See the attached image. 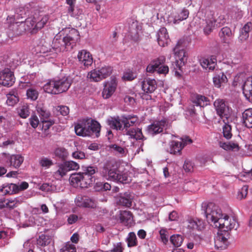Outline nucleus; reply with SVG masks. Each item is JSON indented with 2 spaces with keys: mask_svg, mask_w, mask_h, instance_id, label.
Masks as SVG:
<instances>
[{
  "mask_svg": "<svg viewBox=\"0 0 252 252\" xmlns=\"http://www.w3.org/2000/svg\"><path fill=\"white\" fill-rule=\"evenodd\" d=\"M166 233V231L164 229H161L159 231L160 238L161 239L162 242L164 244H166L168 242V237H167Z\"/></svg>",
  "mask_w": 252,
  "mask_h": 252,
  "instance_id": "obj_62",
  "label": "nucleus"
},
{
  "mask_svg": "<svg viewBox=\"0 0 252 252\" xmlns=\"http://www.w3.org/2000/svg\"><path fill=\"white\" fill-rule=\"evenodd\" d=\"M86 120H83L77 124L74 127L76 134L78 136H90V132L87 128Z\"/></svg>",
  "mask_w": 252,
  "mask_h": 252,
  "instance_id": "obj_22",
  "label": "nucleus"
},
{
  "mask_svg": "<svg viewBox=\"0 0 252 252\" xmlns=\"http://www.w3.org/2000/svg\"><path fill=\"white\" fill-rule=\"evenodd\" d=\"M110 148L113 149L115 151L117 152L120 154H124L125 153L124 149L116 144H112L110 146Z\"/></svg>",
  "mask_w": 252,
  "mask_h": 252,
  "instance_id": "obj_63",
  "label": "nucleus"
},
{
  "mask_svg": "<svg viewBox=\"0 0 252 252\" xmlns=\"http://www.w3.org/2000/svg\"><path fill=\"white\" fill-rule=\"evenodd\" d=\"M101 176L107 180L126 184L129 182L127 174L121 172L114 161H107L100 171Z\"/></svg>",
  "mask_w": 252,
  "mask_h": 252,
  "instance_id": "obj_3",
  "label": "nucleus"
},
{
  "mask_svg": "<svg viewBox=\"0 0 252 252\" xmlns=\"http://www.w3.org/2000/svg\"><path fill=\"white\" fill-rule=\"evenodd\" d=\"M157 35V40L159 45L162 47H164L168 44L170 41V39L167 30L165 28H161L159 30Z\"/></svg>",
  "mask_w": 252,
  "mask_h": 252,
  "instance_id": "obj_20",
  "label": "nucleus"
},
{
  "mask_svg": "<svg viewBox=\"0 0 252 252\" xmlns=\"http://www.w3.org/2000/svg\"><path fill=\"white\" fill-rule=\"evenodd\" d=\"M58 168L57 170L54 172V176L57 179H61L66 175L68 171L64 162L59 164Z\"/></svg>",
  "mask_w": 252,
  "mask_h": 252,
  "instance_id": "obj_37",
  "label": "nucleus"
},
{
  "mask_svg": "<svg viewBox=\"0 0 252 252\" xmlns=\"http://www.w3.org/2000/svg\"><path fill=\"white\" fill-rule=\"evenodd\" d=\"M39 164L42 167L49 168L53 164V163L52 160L46 158H43L40 160Z\"/></svg>",
  "mask_w": 252,
  "mask_h": 252,
  "instance_id": "obj_54",
  "label": "nucleus"
},
{
  "mask_svg": "<svg viewBox=\"0 0 252 252\" xmlns=\"http://www.w3.org/2000/svg\"><path fill=\"white\" fill-rule=\"evenodd\" d=\"M170 242L175 247L178 248L182 245L183 238L179 234L173 235L170 237Z\"/></svg>",
  "mask_w": 252,
  "mask_h": 252,
  "instance_id": "obj_46",
  "label": "nucleus"
},
{
  "mask_svg": "<svg viewBox=\"0 0 252 252\" xmlns=\"http://www.w3.org/2000/svg\"><path fill=\"white\" fill-rule=\"evenodd\" d=\"M18 115L23 119H26L30 115V108L29 105L24 104L19 106L17 108Z\"/></svg>",
  "mask_w": 252,
  "mask_h": 252,
  "instance_id": "obj_35",
  "label": "nucleus"
},
{
  "mask_svg": "<svg viewBox=\"0 0 252 252\" xmlns=\"http://www.w3.org/2000/svg\"><path fill=\"white\" fill-rule=\"evenodd\" d=\"M226 22L223 15L220 16L217 19H215V22L217 28H219L223 25Z\"/></svg>",
  "mask_w": 252,
  "mask_h": 252,
  "instance_id": "obj_61",
  "label": "nucleus"
},
{
  "mask_svg": "<svg viewBox=\"0 0 252 252\" xmlns=\"http://www.w3.org/2000/svg\"><path fill=\"white\" fill-rule=\"evenodd\" d=\"M57 110L61 115L64 116H67L69 113V109L66 106H58Z\"/></svg>",
  "mask_w": 252,
  "mask_h": 252,
  "instance_id": "obj_58",
  "label": "nucleus"
},
{
  "mask_svg": "<svg viewBox=\"0 0 252 252\" xmlns=\"http://www.w3.org/2000/svg\"><path fill=\"white\" fill-rule=\"evenodd\" d=\"M188 226L192 229L197 230H201L204 228V223L203 220L198 219L190 220L189 221Z\"/></svg>",
  "mask_w": 252,
  "mask_h": 252,
  "instance_id": "obj_34",
  "label": "nucleus"
},
{
  "mask_svg": "<svg viewBox=\"0 0 252 252\" xmlns=\"http://www.w3.org/2000/svg\"><path fill=\"white\" fill-rule=\"evenodd\" d=\"M202 208L204 211L207 221L209 223L213 222L214 226L218 222L219 220L223 216L220 209L214 203H203Z\"/></svg>",
  "mask_w": 252,
  "mask_h": 252,
  "instance_id": "obj_4",
  "label": "nucleus"
},
{
  "mask_svg": "<svg viewBox=\"0 0 252 252\" xmlns=\"http://www.w3.org/2000/svg\"><path fill=\"white\" fill-rule=\"evenodd\" d=\"M0 80L4 86L10 87L15 82L13 73L9 68H5L0 72Z\"/></svg>",
  "mask_w": 252,
  "mask_h": 252,
  "instance_id": "obj_11",
  "label": "nucleus"
},
{
  "mask_svg": "<svg viewBox=\"0 0 252 252\" xmlns=\"http://www.w3.org/2000/svg\"><path fill=\"white\" fill-rule=\"evenodd\" d=\"M70 184L75 188H87L95 182L94 176L81 174V172L73 174L70 177Z\"/></svg>",
  "mask_w": 252,
  "mask_h": 252,
  "instance_id": "obj_5",
  "label": "nucleus"
},
{
  "mask_svg": "<svg viewBox=\"0 0 252 252\" xmlns=\"http://www.w3.org/2000/svg\"><path fill=\"white\" fill-rule=\"evenodd\" d=\"M68 171L73 170H77L79 168V165L76 162L70 160L64 162Z\"/></svg>",
  "mask_w": 252,
  "mask_h": 252,
  "instance_id": "obj_49",
  "label": "nucleus"
},
{
  "mask_svg": "<svg viewBox=\"0 0 252 252\" xmlns=\"http://www.w3.org/2000/svg\"><path fill=\"white\" fill-rule=\"evenodd\" d=\"M27 95L29 98H30L32 100H35L38 97V93L35 90L30 89L27 91Z\"/></svg>",
  "mask_w": 252,
  "mask_h": 252,
  "instance_id": "obj_53",
  "label": "nucleus"
},
{
  "mask_svg": "<svg viewBox=\"0 0 252 252\" xmlns=\"http://www.w3.org/2000/svg\"><path fill=\"white\" fill-rule=\"evenodd\" d=\"M166 58L164 56H160L152 60L146 68L147 72L154 73L157 71L159 74H166L169 72V67L165 65Z\"/></svg>",
  "mask_w": 252,
  "mask_h": 252,
  "instance_id": "obj_6",
  "label": "nucleus"
},
{
  "mask_svg": "<svg viewBox=\"0 0 252 252\" xmlns=\"http://www.w3.org/2000/svg\"><path fill=\"white\" fill-rule=\"evenodd\" d=\"M184 148V145L181 142L172 141L169 144V152L172 154H176L180 153Z\"/></svg>",
  "mask_w": 252,
  "mask_h": 252,
  "instance_id": "obj_32",
  "label": "nucleus"
},
{
  "mask_svg": "<svg viewBox=\"0 0 252 252\" xmlns=\"http://www.w3.org/2000/svg\"><path fill=\"white\" fill-rule=\"evenodd\" d=\"M243 123L248 128H252V108L246 109L242 114Z\"/></svg>",
  "mask_w": 252,
  "mask_h": 252,
  "instance_id": "obj_29",
  "label": "nucleus"
},
{
  "mask_svg": "<svg viewBox=\"0 0 252 252\" xmlns=\"http://www.w3.org/2000/svg\"><path fill=\"white\" fill-rule=\"evenodd\" d=\"M127 246L128 247H132L137 245V240L136 234L133 232L129 233L127 238Z\"/></svg>",
  "mask_w": 252,
  "mask_h": 252,
  "instance_id": "obj_45",
  "label": "nucleus"
},
{
  "mask_svg": "<svg viewBox=\"0 0 252 252\" xmlns=\"http://www.w3.org/2000/svg\"><path fill=\"white\" fill-rule=\"evenodd\" d=\"M219 36L222 43L227 45L230 44L232 33L229 28L227 27L222 28L219 32Z\"/></svg>",
  "mask_w": 252,
  "mask_h": 252,
  "instance_id": "obj_25",
  "label": "nucleus"
},
{
  "mask_svg": "<svg viewBox=\"0 0 252 252\" xmlns=\"http://www.w3.org/2000/svg\"><path fill=\"white\" fill-rule=\"evenodd\" d=\"M142 89L146 93H152L157 89V82L155 79L145 78L142 82Z\"/></svg>",
  "mask_w": 252,
  "mask_h": 252,
  "instance_id": "obj_18",
  "label": "nucleus"
},
{
  "mask_svg": "<svg viewBox=\"0 0 252 252\" xmlns=\"http://www.w3.org/2000/svg\"><path fill=\"white\" fill-rule=\"evenodd\" d=\"M200 64L204 68H208L209 70H213L217 64V59L214 57L210 58L202 59L200 60Z\"/></svg>",
  "mask_w": 252,
  "mask_h": 252,
  "instance_id": "obj_28",
  "label": "nucleus"
},
{
  "mask_svg": "<svg viewBox=\"0 0 252 252\" xmlns=\"http://www.w3.org/2000/svg\"><path fill=\"white\" fill-rule=\"evenodd\" d=\"M44 91L49 94H58L55 83V79L49 80L43 87Z\"/></svg>",
  "mask_w": 252,
  "mask_h": 252,
  "instance_id": "obj_33",
  "label": "nucleus"
},
{
  "mask_svg": "<svg viewBox=\"0 0 252 252\" xmlns=\"http://www.w3.org/2000/svg\"><path fill=\"white\" fill-rule=\"evenodd\" d=\"M227 82V78L226 75L222 72H220L216 74L213 77V82L215 86L217 88H220L223 83Z\"/></svg>",
  "mask_w": 252,
  "mask_h": 252,
  "instance_id": "obj_30",
  "label": "nucleus"
},
{
  "mask_svg": "<svg viewBox=\"0 0 252 252\" xmlns=\"http://www.w3.org/2000/svg\"><path fill=\"white\" fill-rule=\"evenodd\" d=\"M77 58L79 62L85 66H88L93 63V57L90 52L86 50H82L78 53Z\"/></svg>",
  "mask_w": 252,
  "mask_h": 252,
  "instance_id": "obj_17",
  "label": "nucleus"
},
{
  "mask_svg": "<svg viewBox=\"0 0 252 252\" xmlns=\"http://www.w3.org/2000/svg\"><path fill=\"white\" fill-rule=\"evenodd\" d=\"M60 252H76V249L74 245L68 242L60 250Z\"/></svg>",
  "mask_w": 252,
  "mask_h": 252,
  "instance_id": "obj_51",
  "label": "nucleus"
},
{
  "mask_svg": "<svg viewBox=\"0 0 252 252\" xmlns=\"http://www.w3.org/2000/svg\"><path fill=\"white\" fill-rule=\"evenodd\" d=\"M6 163L10 167L18 169L24 160V157L21 154L6 155Z\"/></svg>",
  "mask_w": 252,
  "mask_h": 252,
  "instance_id": "obj_13",
  "label": "nucleus"
},
{
  "mask_svg": "<svg viewBox=\"0 0 252 252\" xmlns=\"http://www.w3.org/2000/svg\"><path fill=\"white\" fill-rule=\"evenodd\" d=\"M75 202L76 205L80 207L94 208L96 205L95 201L87 196L78 195Z\"/></svg>",
  "mask_w": 252,
  "mask_h": 252,
  "instance_id": "obj_12",
  "label": "nucleus"
},
{
  "mask_svg": "<svg viewBox=\"0 0 252 252\" xmlns=\"http://www.w3.org/2000/svg\"><path fill=\"white\" fill-rule=\"evenodd\" d=\"M242 90L246 99L252 103V77H248L244 82Z\"/></svg>",
  "mask_w": 252,
  "mask_h": 252,
  "instance_id": "obj_19",
  "label": "nucleus"
},
{
  "mask_svg": "<svg viewBox=\"0 0 252 252\" xmlns=\"http://www.w3.org/2000/svg\"><path fill=\"white\" fill-rule=\"evenodd\" d=\"M193 103L196 106H199L203 107L209 104V100L208 97L204 95L198 94L196 96L195 99L193 101Z\"/></svg>",
  "mask_w": 252,
  "mask_h": 252,
  "instance_id": "obj_36",
  "label": "nucleus"
},
{
  "mask_svg": "<svg viewBox=\"0 0 252 252\" xmlns=\"http://www.w3.org/2000/svg\"><path fill=\"white\" fill-rule=\"evenodd\" d=\"M252 30V23L248 22L242 28L238 37V41L244 43L246 41L249 37V32Z\"/></svg>",
  "mask_w": 252,
  "mask_h": 252,
  "instance_id": "obj_23",
  "label": "nucleus"
},
{
  "mask_svg": "<svg viewBox=\"0 0 252 252\" xmlns=\"http://www.w3.org/2000/svg\"><path fill=\"white\" fill-rule=\"evenodd\" d=\"M6 96V103L9 106H13L19 101V97L17 94H15L14 92H9Z\"/></svg>",
  "mask_w": 252,
  "mask_h": 252,
  "instance_id": "obj_38",
  "label": "nucleus"
},
{
  "mask_svg": "<svg viewBox=\"0 0 252 252\" xmlns=\"http://www.w3.org/2000/svg\"><path fill=\"white\" fill-rule=\"evenodd\" d=\"M109 125L110 126L116 130H123V119H121L119 117L116 118H111V120L108 121Z\"/></svg>",
  "mask_w": 252,
  "mask_h": 252,
  "instance_id": "obj_31",
  "label": "nucleus"
},
{
  "mask_svg": "<svg viewBox=\"0 0 252 252\" xmlns=\"http://www.w3.org/2000/svg\"><path fill=\"white\" fill-rule=\"evenodd\" d=\"M117 84L115 81H112L110 82H107L104 85V89L102 92V95L105 99L109 98L115 92Z\"/></svg>",
  "mask_w": 252,
  "mask_h": 252,
  "instance_id": "obj_24",
  "label": "nucleus"
},
{
  "mask_svg": "<svg viewBox=\"0 0 252 252\" xmlns=\"http://www.w3.org/2000/svg\"><path fill=\"white\" fill-rule=\"evenodd\" d=\"M87 124V128L90 132V136L95 133L96 137H98L100 135L101 126L98 122L95 120H86Z\"/></svg>",
  "mask_w": 252,
  "mask_h": 252,
  "instance_id": "obj_21",
  "label": "nucleus"
},
{
  "mask_svg": "<svg viewBox=\"0 0 252 252\" xmlns=\"http://www.w3.org/2000/svg\"><path fill=\"white\" fill-rule=\"evenodd\" d=\"M123 248L122 247L121 243H118L114 246V248L111 251V252H123Z\"/></svg>",
  "mask_w": 252,
  "mask_h": 252,
  "instance_id": "obj_64",
  "label": "nucleus"
},
{
  "mask_svg": "<svg viewBox=\"0 0 252 252\" xmlns=\"http://www.w3.org/2000/svg\"><path fill=\"white\" fill-rule=\"evenodd\" d=\"M189 15V10L185 8H183L182 11L178 14V15L175 16L174 23H176L177 22L186 20L188 18Z\"/></svg>",
  "mask_w": 252,
  "mask_h": 252,
  "instance_id": "obj_41",
  "label": "nucleus"
},
{
  "mask_svg": "<svg viewBox=\"0 0 252 252\" xmlns=\"http://www.w3.org/2000/svg\"><path fill=\"white\" fill-rule=\"evenodd\" d=\"M237 226L236 220L234 218L226 215L223 218L221 217L215 226L219 229L218 236L215 242V246L221 250L226 249L229 245L228 240L230 236V231L234 228L236 229Z\"/></svg>",
  "mask_w": 252,
  "mask_h": 252,
  "instance_id": "obj_1",
  "label": "nucleus"
},
{
  "mask_svg": "<svg viewBox=\"0 0 252 252\" xmlns=\"http://www.w3.org/2000/svg\"><path fill=\"white\" fill-rule=\"evenodd\" d=\"M217 28L215 22V19L211 18L206 21V25L204 28V32L205 34H209L213 32V30Z\"/></svg>",
  "mask_w": 252,
  "mask_h": 252,
  "instance_id": "obj_39",
  "label": "nucleus"
},
{
  "mask_svg": "<svg viewBox=\"0 0 252 252\" xmlns=\"http://www.w3.org/2000/svg\"><path fill=\"white\" fill-rule=\"evenodd\" d=\"M72 157L75 159H83L85 158V154L80 151H76L72 153Z\"/></svg>",
  "mask_w": 252,
  "mask_h": 252,
  "instance_id": "obj_60",
  "label": "nucleus"
},
{
  "mask_svg": "<svg viewBox=\"0 0 252 252\" xmlns=\"http://www.w3.org/2000/svg\"><path fill=\"white\" fill-rule=\"evenodd\" d=\"M136 77V73L133 72L132 71H127L125 72L123 78L125 80L127 81H131L133 80Z\"/></svg>",
  "mask_w": 252,
  "mask_h": 252,
  "instance_id": "obj_57",
  "label": "nucleus"
},
{
  "mask_svg": "<svg viewBox=\"0 0 252 252\" xmlns=\"http://www.w3.org/2000/svg\"><path fill=\"white\" fill-rule=\"evenodd\" d=\"M214 105L217 115L221 119L225 118L227 120L230 115V108L225 101L222 99H217L214 101Z\"/></svg>",
  "mask_w": 252,
  "mask_h": 252,
  "instance_id": "obj_9",
  "label": "nucleus"
},
{
  "mask_svg": "<svg viewBox=\"0 0 252 252\" xmlns=\"http://www.w3.org/2000/svg\"><path fill=\"white\" fill-rule=\"evenodd\" d=\"M102 79H105L109 76L112 73V69L110 66H103L97 69Z\"/></svg>",
  "mask_w": 252,
  "mask_h": 252,
  "instance_id": "obj_43",
  "label": "nucleus"
},
{
  "mask_svg": "<svg viewBox=\"0 0 252 252\" xmlns=\"http://www.w3.org/2000/svg\"><path fill=\"white\" fill-rule=\"evenodd\" d=\"M68 32L63 39L55 37L53 41V48L56 52H63L70 50L76 46L80 39L79 32L75 29H69Z\"/></svg>",
  "mask_w": 252,
  "mask_h": 252,
  "instance_id": "obj_2",
  "label": "nucleus"
},
{
  "mask_svg": "<svg viewBox=\"0 0 252 252\" xmlns=\"http://www.w3.org/2000/svg\"><path fill=\"white\" fill-rule=\"evenodd\" d=\"M88 78H90L91 81L94 82H98L102 80L97 69L93 70L90 72L88 74Z\"/></svg>",
  "mask_w": 252,
  "mask_h": 252,
  "instance_id": "obj_47",
  "label": "nucleus"
},
{
  "mask_svg": "<svg viewBox=\"0 0 252 252\" xmlns=\"http://www.w3.org/2000/svg\"><path fill=\"white\" fill-rule=\"evenodd\" d=\"M173 51L176 58L174 68L181 69V67L185 64L187 61L186 52L184 49H180L179 42L177 43L173 49Z\"/></svg>",
  "mask_w": 252,
  "mask_h": 252,
  "instance_id": "obj_10",
  "label": "nucleus"
},
{
  "mask_svg": "<svg viewBox=\"0 0 252 252\" xmlns=\"http://www.w3.org/2000/svg\"><path fill=\"white\" fill-rule=\"evenodd\" d=\"M219 144L220 147L226 151L234 150L235 149L237 150H239L238 144L234 142H229L228 143H225L220 141Z\"/></svg>",
  "mask_w": 252,
  "mask_h": 252,
  "instance_id": "obj_40",
  "label": "nucleus"
},
{
  "mask_svg": "<svg viewBox=\"0 0 252 252\" xmlns=\"http://www.w3.org/2000/svg\"><path fill=\"white\" fill-rule=\"evenodd\" d=\"M29 122L31 126L33 128H35L39 125V121L37 116L32 115L31 116L29 119Z\"/></svg>",
  "mask_w": 252,
  "mask_h": 252,
  "instance_id": "obj_56",
  "label": "nucleus"
},
{
  "mask_svg": "<svg viewBox=\"0 0 252 252\" xmlns=\"http://www.w3.org/2000/svg\"><path fill=\"white\" fill-rule=\"evenodd\" d=\"M121 222L126 226L131 225L133 222L132 214L130 211H121L120 213Z\"/></svg>",
  "mask_w": 252,
  "mask_h": 252,
  "instance_id": "obj_27",
  "label": "nucleus"
},
{
  "mask_svg": "<svg viewBox=\"0 0 252 252\" xmlns=\"http://www.w3.org/2000/svg\"><path fill=\"white\" fill-rule=\"evenodd\" d=\"M131 125L129 124V118L123 117V127L126 131V134L130 138L136 140H144L146 138L143 136L142 130L139 128H131L128 129Z\"/></svg>",
  "mask_w": 252,
  "mask_h": 252,
  "instance_id": "obj_8",
  "label": "nucleus"
},
{
  "mask_svg": "<svg viewBox=\"0 0 252 252\" xmlns=\"http://www.w3.org/2000/svg\"><path fill=\"white\" fill-rule=\"evenodd\" d=\"M55 83L58 94L67 91L71 82L67 77H63L61 79H55Z\"/></svg>",
  "mask_w": 252,
  "mask_h": 252,
  "instance_id": "obj_16",
  "label": "nucleus"
},
{
  "mask_svg": "<svg viewBox=\"0 0 252 252\" xmlns=\"http://www.w3.org/2000/svg\"><path fill=\"white\" fill-rule=\"evenodd\" d=\"M47 15H38L35 14L32 18L26 20L25 23L29 29L39 30L42 28L48 21Z\"/></svg>",
  "mask_w": 252,
  "mask_h": 252,
  "instance_id": "obj_7",
  "label": "nucleus"
},
{
  "mask_svg": "<svg viewBox=\"0 0 252 252\" xmlns=\"http://www.w3.org/2000/svg\"><path fill=\"white\" fill-rule=\"evenodd\" d=\"M248 188L249 187L248 185L243 186L238 192L237 198L242 200L246 198L248 194Z\"/></svg>",
  "mask_w": 252,
  "mask_h": 252,
  "instance_id": "obj_50",
  "label": "nucleus"
},
{
  "mask_svg": "<svg viewBox=\"0 0 252 252\" xmlns=\"http://www.w3.org/2000/svg\"><path fill=\"white\" fill-rule=\"evenodd\" d=\"M0 193L3 195L17 193H18V185L12 183L3 184L0 188Z\"/></svg>",
  "mask_w": 252,
  "mask_h": 252,
  "instance_id": "obj_26",
  "label": "nucleus"
},
{
  "mask_svg": "<svg viewBox=\"0 0 252 252\" xmlns=\"http://www.w3.org/2000/svg\"><path fill=\"white\" fill-rule=\"evenodd\" d=\"M166 123V121L162 120L160 121L154 122L153 124L149 125L147 127L148 134L152 136H154L162 132Z\"/></svg>",
  "mask_w": 252,
  "mask_h": 252,
  "instance_id": "obj_15",
  "label": "nucleus"
},
{
  "mask_svg": "<svg viewBox=\"0 0 252 252\" xmlns=\"http://www.w3.org/2000/svg\"><path fill=\"white\" fill-rule=\"evenodd\" d=\"M194 167L193 163L190 160H186L184 162L183 168L186 172H191Z\"/></svg>",
  "mask_w": 252,
  "mask_h": 252,
  "instance_id": "obj_59",
  "label": "nucleus"
},
{
  "mask_svg": "<svg viewBox=\"0 0 252 252\" xmlns=\"http://www.w3.org/2000/svg\"><path fill=\"white\" fill-rule=\"evenodd\" d=\"M76 0H66V3L69 5L67 8L68 13L72 17L74 16V11Z\"/></svg>",
  "mask_w": 252,
  "mask_h": 252,
  "instance_id": "obj_52",
  "label": "nucleus"
},
{
  "mask_svg": "<svg viewBox=\"0 0 252 252\" xmlns=\"http://www.w3.org/2000/svg\"><path fill=\"white\" fill-rule=\"evenodd\" d=\"M37 111L40 117L42 122L48 119L50 115L49 112L43 107L38 106L37 107Z\"/></svg>",
  "mask_w": 252,
  "mask_h": 252,
  "instance_id": "obj_48",
  "label": "nucleus"
},
{
  "mask_svg": "<svg viewBox=\"0 0 252 252\" xmlns=\"http://www.w3.org/2000/svg\"><path fill=\"white\" fill-rule=\"evenodd\" d=\"M223 122L224 123L222 127V133L223 136L227 139H230L232 137L231 133V126L225 122V120H223Z\"/></svg>",
  "mask_w": 252,
  "mask_h": 252,
  "instance_id": "obj_42",
  "label": "nucleus"
},
{
  "mask_svg": "<svg viewBox=\"0 0 252 252\" xmlns=\"http://www.w3.org/2000/svg\"><path fill=\"white\" fill-rule=\"evenodd\" d=\"M133 196L130 191L120 193L117 197V203L119 205L129 208L132 205Z\"/></svg>",
  "mask_w": 252,
  "mask_h": 252,
  "instance_id": "obj_14",
  "label": "nucleus"
},
{
  "mask_svg": "<svg viewBox=\"0 0 252 252\" xmlns=\"http://www.w3.org/2000/svg\"><path fill=\"white\" fill-rule=\"evenodd\" d=\"M55 154L62 160H65L68 155L67 150L63 147L57 148L55 151Z\"/></svg>",
  "mask_w": 252,
  "mask_h": 252,
  "instance_id": "obj_44",
  "label": "nucleus"
},
{
  "mask_svg": "<svg viewBox=\"0 0 252 252\" xmlns=\"http://www.w3.org/2000/svg\"><path fill=\"white\" fill-rule=\"evenodd\" d=\"M96 172V168L93 166H88L85 167L83 169V172H81L82 174H87L90 175V176H93V175Z\"/></svg>",
  "mask_w": 252,
  "mask_h": 252,
  "instance_id": "obj_55",
  "label": "nucleus"
}]
</instances>
